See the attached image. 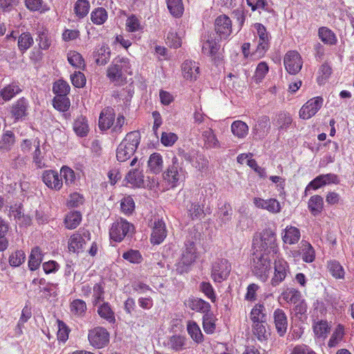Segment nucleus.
<instances>
[{
    "mask_svg": "<svg viewBox=\"0 0 354 354\" xmlns=\"http://www.w3.org/2000/svg\"><path fill=\"white\" fill-rule=\"evenodd\" d=\"M183 158L191 163L192 167L199 171L206 169L208 166V160L198 151L192 150L187 153H183Z\"/></svg>",
    "mask_w": 354,
    "mask_h": 354,
    "instance_id": "ddd939ff",
    "label": "nucleus"
},
{
    "mask_svg": "<svg viewBox=\"0 0 354 354\" xmlns=\"http://www.w3.org/2000/svg\"><path fill=\"white\" fill-rule=\"evenodd\" d=\"M57 323L58 326V330L57 333V339L59 341L65 342L68 338V333L70 330L63 321L57 319Z\"/></svg>",
    "mask_w": 354,
    "mask_h": 354,
    "instance_id": "774afa93",
    "label": "nucleus"
},
{
    "mask_svg": "<svg viewBox=\"0 0 354 354\" xmlns=\"http://www.w3.org/2000/svg\"><path fill=\"white\" fill-rule=\"evenodd\" d=\"M185 304L189 309L204 315L209 313L211 310L210 304L201 298L189 297L185 301Z\"/></svg>",
    "mask_w": 354,
    "mask_h": 354,
    "instance_id": "a211bd4d",
    "label": "nucleus"
},
{
    "mask_svg": "<svg viewBox=\"0 0 354 354\" xmlns=\"http://www.w3.org/2000/svg\"><path fill=\"white\" fill-rule=\"evenodd\" d=\"M97 306V313L101 319L109 324L115 323V314L109 302L104 301L102 304H99Z\"/></svg>",
    "mask_w": 354,
    "mask_h": 354,
    "instance_id": "412c9836",
    "label": "nucleus"
},
{
    "mask_svg": "<svg viewBox=\"0 0 354 354\" xmlns=\"http://www.w3.org/2000/svg\"><path fill=\"white\" fill-rule=\"evenodd\" d=\"M319 39L326 44L335 45L337 43V37L335 33L326 27H321L318 30Z\"/></svg>",
    "mask_w": 354,
    "mask_h": 354,
    "instance_id": "58836bf2",
    "label": "nucleus"
},
{
    "mask_svg": "<svg viewBox=\"0 0 354 354\" xmlns=\"http://www.w3.org/2000/svg\"><path fill=\"white\" fill-rule=\"evenodd\" d=\"M187 330L191 338L197 343L203 341V335L199 326L194 321L189 320L187 323Z\"/></svg>",
    "mask_w": 354,
    "mask_h": 354,
    "instance_id": "72a5a7b5",
    "label": "nucleus"
},
{
    "mask_svg": "<svg viewBox=\"0 0 354 354\" xmlns=\"http://www.w3.org/2000/svg\"><path fill=\"white\" fill-rule=\"evenodd\" d=\"M231 131L236 137L239 138H243L248 135L249 128L244 122L236 120L232 122L231 125Z\"/></svg>",
    "mask_w": 354,
    "mask_h": 354,
    "instance_id": "a19ab883",
    "label": "nucleus"
},
{
    "mask_svg": "<svg viewBox=\"0 0 354 354\" xmlns=\"http://www.w3.org/2000/svg\"><path fill=\"white\" fill-rule=\"evenodd\" d=\"M254 27L257 30L256 35L259 37L257 51L259 54H263L270 48L271 36L263 24L256 23L254 24Z\"/></svg>",
    "mask_w": 354,
    "mask_h": 354,
    "instance_id": "9d476101",
    "label": "nucleus"
},
{
    "mask_svg": "<svg viewBox=\"0 0 354 354\" xmlns=\"http://www.w3.org/2000/svg\"><path fill=\"white\" fill-rule=\"evenodd\" d=\"M121 211L125 215L131 214L135 209V203L131 196H124L120 203Z\"/></svg>",
    "mask_w": 354,
    "mask_h": 354,
    "instance_id": "5fc2aeb1",
    "label": "nucleus"
},
{
    "mask_svg": "<svg viewBox=\"0 0 354 354\" xmlns=\"http://www.w3.org/2000/svg\"><path fill=\"white\" fill-rule=\"evenodd\" d=\"M270 128L269 118L268 116H262L258 120L257 124L254 127V131L257 134L264 136L268 132Z\"/></svg>",
    "mask_w": 354,
    "mask_h": 354,
    "instance_id": "603ef678",
    "label": "nucleus"
},
{
    "mask_svg": "<svg viewBox=\"0 0 354 354\" xmlns=\"http://www.w3.org/2000/svg\"><path fill=\"white\" fill-rule=\"evenodd\" d=\"M217 214L218 218L222 225L223 224H226L227 223L231 221L233 210L231 205L229 203H225L218 208Z\"/></svg>",
    "mask_w": 354,
    "mask_h": 354,
    "instance_id": "79ce46f5",
    "label": "nucleus"
},
{
    "mask_svg": "<svg viewBox=\"0 0 354 354\" xmlns=\"http://www.w3.org/2000/svg\"><path fill=\"white\" fill-rule=\"evenodd\" d=\"M140 133L138 131L128 133L117 148V160L124 162L129 159L136 152L140 142Z\"/></svg>",
    "mask_w": 354,
    "mask_h": 354,
    "instance_id": "f03ea898",
    "label": "nucleus"
},
{
    "mask_svg": "<svg viewBox=\"0 0 354 354\" xmlns=\"http://www.w3.org/2000/svg\"><path fill=\"white\" fill-rule=\"evenodd\" d=\"M122 257L130 263L138 264L142 262V257L138 250H130L122 254Z\"/></svg>",
    "mask_w": 354,
    "mask_h": 354,
    "instance_id": "69168bd1",
    "label": "nucleus"
},
{
    "mask_svg": "<svg viewBox=\"0 0 354 354\" xmlns=\"http://www.w3.org/2000/svg\"><path fill=\"white\" fill-rule=\"evenodd\" d=\"M185 171L180 165L178 159L174 156L171 159V165L163 172L162 178L169 187L174 188L185 179Z\"/></svg>",
    "mask_w": 354,
    "mask_h": 354,
    "instance_id": "20e7f679",
    "label": "nucleus"
},
{
    "mask_svg": "<svg viewBox=\"0 0 354 354\" xmlns=\"http://www.w3.org/2000/svg\"><path fill=\"white\" fill-rule=\"evenodd\" d=\"M323 99L321 97L309 100L299 110V117L304 120L312 118L321 109Z\"/></svg>",
    "mask_w": 354,
    "mask_h": 354,
    "instance_id": "1a4fd4ad",
    "label": "nucleus"
},
{
    "mask_svg": "<svg viewBox=\"0 0 354 354\" xmlns=\"http://www.w3.org/2000/svg\"><path fill=\"white\" fill-rule=\"evenodd\" d=\"M69 307L71 314L76 317H84L87 310L86 302L80 299H76L71 301Z\"/></svg>",
    "mask_w": 354,
    "mask_h": 354,
    "instance_id": "c756f323",
    "label": "nucleus"
},
{
    "mask_svg": "<svg viewBox=\"0 0 354 354\" xmlns=\"http://www.w3.org/2000/svg\"><path fill=\"white\" fill-rule=\"evenodd\" d=\"M34 40L30 32H23L19 37L18 47L21 53H24L30 48L32 46Z\"/></svg>",
    "mask_w": 354,
    "mask_h": 354,
    "instance_id": "09e8293b",
    "label": "nucleus"
},
{
    "mask_svg": "<svg viewBox=\"0 0 354 354\" xmlns=\"http://www.w3.org/2000/svg\"><path fill=\"white\" fill-rule=\"evenodd\" d=\"M90 4L87 0H77L75 3L74 10L80 18L85 17L89 10Z\"/></svg>",
    "mask_w": 354,
    "mask_h": 354,
    "instance_id": "13d9d810",
    "label": "nucleus"
},
{
    "mask_svg": "<svg viewBox=\"0 0 354 354\" xmlns=\"http://www.w3.org/2000/svg\"><path fill=\"white\" fill-rule=\"evenodd\" d=\"M199 290L205 296L209 299L212 303L216 301V295L214 289L209 282L203 281L200 283Z\"/></svg>",
    "mask_w": 354,
    "mask_h": 354,
    "instance_id": "864d4df0",
    "label": "nucleus"
},
{
    "mask_svg": "<svg viewBox=\"0 0 354 354\" xmlns=\"http://www.w3.org/2000/svg\"><path fill=\"white\" fill-rule=\"evenodd\" d=\"M283 63L288 73L292 75L298 73L303 64L301 55L295 50H290L285 55Z\"/></svg>",
    "mask_w": 354,
    "mask_h": 354,
    "instance_id": "6e6552de",
    "label": "nucleus"
},
{
    "mask_svg": "<svg viewBox=\"0 0 354 354\" xmlns=\"http://www.w3.org/2000/svg\"><path fill=\"white\" fill-rule=\"evenodd\" d=\"M167 236L165 223L160 219L153 223V231L151 236V241L153 244H160Z\"/></svg>",
    "mask_w": 354,
    "mask_h": 354,
    "instance_id": "aec40b11",
    "label": "nucleus"
},
{
    "mask_svg": "<svg viewBox=\"0 0 354 354\" xmlns=\"http://www.w3.org/2000/svg\"><path fill=\"white\" fill-rule=\"evenodd\" d=\"M276 241V234L271 229H266L260 234L259 248L264 252L257 251L253 254L252 259L256 266H270L271 263L268 260V252L275 250Z\"/></svg>",
    "mask_w": 354,
    "mask_h": 354,
    "instance_id": "f257e3e1",
    "label": "nucleus"
},
{
    "mask_svg": "<svg viewBox=\"0 0 354 354\" xmlns=\"http://www.w3.org/2000/svg\"><path fill=\"white\" fill-rule=\"evenodd\" d=\"M203 139L204 147L206 149L218 148L220 147L219 141L212 129H208L203 131Z\"/></svg>",
    "mask_w": 354,
    "mask_h": 354,
    "instance_id": "c9c22d12",
    "label": "nucleus"
},
{
    "mask_svg": "<svg viewBox=\"0 0 354 354\" xmlns=\"http://www.w3.org/2000/svg\"><path fill=\"white\" fill-rule=\"evenodd\" d=\"M292 121L289 113L282 112L277 115L275 125L280 129H286L291 124Z\"/></svg>",
    "mask_w": 354,
    "mask_h": 354,
    "instance_id": "4d7b16f0",
    "label": "nucleus"
},
{
    "mask_svg": "<svg viewBox=\"0 0 354 354\" xmlns=\"http://www.w3.org/2000/svg\"><path fill=\"white\" fill-rule=\"evenodd\" d=\"M70 100L66 95L55 96L53 99V106L59 111H66L70 107Z\"/></svg>",
    "mask_w": 354,
    "mask_h": 354,
    "instance_id": "6e6d98bb",
    "label": "nucleus"
},
{
    "mask_svg": "<svg viewBox=\"0 0 354 354\" xmlns=\"http://www.w3.org/2000/svg\"><path fill=\"white\" fill-rule=\"evenodd\" d=\"M43 182L46 185L53 189L59 190L63 185L60 174L54 170H46L42 175Z\"/></svg>",
    "mask_w": 354,
    "mask_h": 354,
    "instance_id": "4468645a",
    "label": "nucleus"
},
{
    "mask_svg": "<svg viewBox=\"0 0 354 354\" xmlns=\"http://www.w3.org/2000/svg\"><path fill=\"white\" fill-rule=\"evenodd\" d=\"M35 150L33 153V162L35 163L38 168L45 167L46 165L43 160V156L41 155V151L40 149V141L39 139L35 140Z\"/></svg>",
    "mask_w": 354,
    "mask_h": 354,
    "instance_id": "0e129e2a",
    "label": "nucleus"
},
{
    "mask_svg": "<svg viewBox=\"0 0 354 354\" xmlns=\"http://www.w3.org/2000/svg\"><path fill=\"white\" fill-rule=\"evenodd\" d=\"M28 101L21 97L13 103L10 107V114L15 122L24 120L28 114Z\"/></svg>",
    "mask_w": 354,
    "mask_h": 354,
    "instance_id": "f8f14e48",
    "label": "nucleus"
},
{
    "mask_svg": "<svg viewBox=\"0 0 354 354\" xmlns=\"http://www.w3.org/2000/svg\"><path fill=\"white\" fill-rule=\"evenodd\" d=\"M344 327L342 324H338L335 330H333L329 341L328 342V346L329 348H333L337 346L343 339L344 337Z\"/></svg>",
    "mask_w": 354,
    "mask_h": 354,
    "instance_id": "4c0bfd02",
    "label": "nucleus"
},
{
    "mask_svg": "<svg viewBox=\"0 0 354 354\" xmlns=\"http://www.w3.org/2000/svg\"><path fill=\"white\" fill-rule=\"evenodd\" d=\"M37 41H39V46L43 50L48 49L51 45V39L48 32L44 29L38 31V38Z\"/></svg>",
    "mask_w": 354,
    "mask_h": 354,
    "instance_id": "e2e57ef3",
    "label": "nucleus"
},
{
    "mask_svg": "<svg viewBox=\"0 0 354 354\" xmlns=\"http://www.w3.org/2000/svg\"><path fill=\"white\" fill-rule=\"evenodd\" d=\"M90 239V233L88 231H85L83 233V236L79 233L75 234L71 236L68 243V249L70 251H73L74 252H79L80 250L82 249L83 245L86 243L85 241L83 238Z\"/></svg>",
    "mask_w": 354,
    "mask_h": 354,
    "instance_id": "b1692460",
    "label": "nucleus"
},
{
    "mask_svg": "<svg viewBox=\"0 0 354 354\" xmlns=\"http://www.w3.org/2000/svg\"><path fill=\"white\" fill-rule=\"evenodd\" d=\"M199 259V254L196 252L194 241L187 240L185 243V249L183 251L180 263L183 266H191L196 263Z\"/></svg>",
    "mask_w": 354,
    "mask_h": 354,
    "instance_id": "9b49d317",
    "label": "nucleus"
},
{
    "mask_svg": "<svg viewBox=\"0 0 354 354\" xmlns=\"http://www.w3.org/2000/svg\"><path fill=\"white\" fill-rule=\"evenodd\" d=\"M281 298L288 304H297L301 300V292L295 288H287L281 293Z\"/></svg>",
    "mask_w": 354,
    "mask_h": 354,
    "instance_id": "37998d69",
    "label": "nucleus"
},
{
    "mask_svg": "<svg viewBox=\"0 0 354 354\" xmlns=\"http://www.w3.org/2000/svg\"><path fill=\"white\" fill-rule=\"evenodd\" d=\"M82 215L79 212L75 211L68 213L64 219L66 227L70 230L75 229L80 223Z\"/></svg>",
    "mask_w": 354,
    "mask_h": 354,
    "instance_id": "a18cd8bd",
    "label": "nucleus"
},
{
    "mask_svg": "<svg viewBox=\"0 0 354 354\" xmlns=\"http://www.w3.org/2000/svg\"><path fill=\"white\" fill-rule=\"evenodd\" d=\"M214 30L220 39H227L232 32V24L229 17L221 15L216 17Z\"/></svg>",
    "mask_w": 354,
    "mask_h": 354,
    "instance_id": "0eeeda50",
    "label": "nucleus"
},
{
    "mask_svg": "<svg viewBox=\"0 0 354 354\" xmlns=\"http://www.w3.org/2000/svg\"><path fill=\"white\" fill-rule=\"evenodd\" d=\"M110 49L107 46L103 45L94 52L95 62L97 64L102 66L105 65L110 59Z\"/></svg>",
    "mask_w": 354,
    "mask_h": 354,
    "instance_id": "e433bc0d",
    "label": "nucleus"
},
{
    "mask_svg": "<svg viewBox=\"0 0 354 354\" xmlns=\"http://www.w3.org/2000/svg\"><path fill=\"white\" fill-rule=\"evenodd\" d=\"M187 338L180 335H174L169 337L168 346L176 352L181 351L186 348Z\"/></svg>",
    "mask_w": 354,
    "mask_h": 354,
    "instance_id": "c85d7f7f",
    "label": "nucleus"
},
{
    "mask_svg": "<svg viewBox=\"0 0 354 354\" xmlns=\"http://www.w3.org/2000/svg\"><path fill=\"white\" fill-rule=\"evenodd\" d=\"M73 130L80 137H84L88 132V125L85 117H78L73 123Z\"/></svg>",
    "mask_w": 354,
    "mask_h": 354,
    "instance_id": "ea45409f",
    "label": "nucleus"
},
{
    "mask_svg": "<svg viewBox=\"0 0 354 354\" xmlns=\"http://www.w3.org/2000/svg\"><path fill=\"white\" fill-rule=\"evenodd\" d=\"M254 205L260 209H266L270 213L277 214L281 212V205L275 198L263 199L261 198H254Z\"/></svg>",
    "mask_w": 354,
    "mask_h": 354,
    "instance_id": "dca6fc26",
    "label": "nucleus"
},
{
    "mask_svg": "<svg viewBox=\"0 0 354 354\" xmlns=\"http://www.w3.org/2000/svg\"><path fill=\"white\" fill-rule=\"evenodd\" d=\"M44 260H46L44 254L38 246H36L31 250L28 266H40L41 263H43L42 266H58L55 261H44Z\"/></svg>",
    "mask_w": 354,
    "mask_h": 354,
    "instance_id": "2eb2a0df",
    "label": "nucleus"
},
{
    "mask_svg": "<svg viewBox=\"0 0 354 354\" xmlns=\"http://www.w3.org/2000/svg\"><path fill=\"white\" fill-rule=\"evenodd\" d=\"M221 45L219 40L216 37L209 36L203 44L202 50L204 54L214 56L219 50Z\"/></svg>",
    "mask_w": 354,
    "mask_h": 354,
    "instance_id": "bb28decb",
    "label": "nucleus"
},
{
    "mask_svg": "<svg viewBox=\"0 0 354 354\" xmlns=\"http://www.w3.org/2000/svg\"><path fill=\"white\" fill-rule=\"evenodd\" d=\"M274 276L272 278L271 283L275 286L283 281L286 277V267H272Z\"/></svg>",
    "mask_w": 354,
    "mask_h": 354,
    "instance_id": "680f3d73",
    "label": "nucleus"
},
{
    "mask_svg": "<svg viewBox=\"0 0 354 354\" xmlns=\"http://www.w3.org/2000/svg\"><path fill=\"white\" fill-rule=\"evenodd\" d=\"M275 328L280 337L284 336L288 328V318L285 312L280 308L274 311L273 314Z\"/></svg>",
    "mask_w": 354,
    "mask_h": 354,
    "instance_id": "f3484780",
    "label": "nucleus"
},
{
    "mask_svg": "<svg viewBox=\"0 0 354 354\" xmlns=\"http://www.w3.org/2000/svg\"><path fill=\"white\" fill-rule=\"evenodd\" d=\"M88 339L93 347L102 348L109 344L110 334L104 327L97 326L88 331Z\"/></svg>",
    "mask_w": 354,
    "mask_h": 354,
    "instance_id": "423d86ee",
    "label": "nucleus"
},
{
    "mask_svg": "<svg viewBox=\"0 0 354 354\" xmlns=\"http://www.w3.org/2000/svg\"><path fill=\"white\" fill-rule=\"evenodd\" d=\"M134 230L133 224L124 218L118 219L110 228V239L115 242H121L125 237L131 236Z\"/></svg>",
    "mask_w": 354,
    "mask_h": 354,
    "instance_id": "39448f33",
    "label": "nucleus"
},
{
    "mask_svg": "<svg viewBox=\"0 0 354 354\" xmlns=\"http://www.w3.org/2000/svg\"><path fill=\"white\" fill-rule=\"evenodd\" d=\"M20 92H21V89L19 85L15 82H12L0 91V96L5 102H7L10 101Z\"/></svg>",
    "mask_w": 354,
    "mask_h": 354,
    "instance_id": "7c9ffc66",
    "label": "nucleus"
},
{
    "mask_svg": "<svg viewBox=\"0 0 354 354\" xmlns=\"http://www.w3.org/2000/svg\"><path fill=\"white\" fill-rule=\"evenodd\" d=\"M200 72L198 64L192 61L185 60L182 65V73L183 77L189 81H194L197 79Z\"/></svg>",
    "mask_w": 354,
    "mask_h": 354,
    "instance_id": "6ab92c4d",
    "label": "nucleus"
},
{
    "mask_svg": "<svg viewBox=\"0 0 354 354\" xmlns=\"http://www.w3.org/2000/svg\"><path fill=\"white\" fill-rule=\"evenodd\" d=\"M308 208L310 214L314 216H317L324 209V199L319 195L312 196L308 202Z\"/></svg>",
    "mask_w": 354,
    "mask_h": 354,
    "instance_id": "393cba45",
    "label": "nucleus"
},
{
    "mask_svg": "<svg viewBox=\"0 0 354 354\" xmlns=\"http://www.w3.org/2000/svg\"><path fill=\"white\" fill-rule=\"evenodd\" d=\"M250 319L252 323L267 321L266 310L264 305L261 304H255L250 313Z\"/></svg>",
    "mask_w": 354,
    "mask_h": 354,
    "instance_id": "cd10ccee",
    "label": "nucleus"
},
{
    "mask_svg": "<svg viewBox=\"0 0 354 354\" xmlns=\"http://www.w3.org/2000/svg\"><path fill=\"white\" fill-rule=\"evenodd\" d=\"M313 330L316 339L324 340L330 333V326L326 320L315 321Z\"/></svg>",
    "mask_w": 354,
    "mask_h": 354,
    "instance_id": "4be33fe9",
    "label": "nucleus"
},
{
    "mask_svg": "<svg viewBox=\"0 0 354 354\" xmlns=\"http://www.w3.org/2000/svg\"><path fill=\"white\" fill-rule=\"evenodd\" d=\"M252 272L262 281H266L270 273L273 272L272 267H254Z\"/></svg>",
    "mask_w": 354,
    "mask_h": 354,
    "instance_id": "338daca9",
    "label": "nucleus"
},
{
    "mask_svg": "<svg viewBox=\"0 0 354 354\" xmlns=\"http://www.w3.org/2000/svg\"><path fill=\"white\" fill-rule=\"evenodd\" d=\"M148 167L152 173L156 174L160 173L163 167L162 156L159 153H152L148 160Z\"/></svg>",
    "mask_w": 354,
    "mask_h": 354,
    "instance_id": "2f4dec72",
    "label": "nucleus"
},
{
    "mask_svg": "<svg viewBox=\"0 0 354 354\" xmlns=\"http://www.w3.org/2000/svg\"><path fill=\"white\" fill-rule=\"evenodd\" d=\"M115 119L114 111L111 107L104 109L99 118V127L101 130L109 129L113 124Z\"/></svg>",
    "mask_w": 354,
    "mask_h": 354,
    "instance_id": "5701e85b",
    "label": "nucleus"
},
{
    "mask_svg": "<svg viewBox=\"0 0 354 354\" xmlns=\"http://www.w3.org/2000/svg\"><path fill=\"white\" fill-rule=\"evenodd\" d=\"M127 183L133 186L141 187L144 183L143 175L138 169H133L128 172L126 176Z\"/></svg>",
    "mask_w": 354,
    "mask_h": 354,
    "instance_id": "de8ad7c7",
    "label": "nucleus"
},
{
    "mask_svg": "<svg viewBox=\"0 0 354 354\" xmlns=\"http://www.w3.org/2000/svg\"><path fill=\"white\" fill-rule=\"evenodd\" d=\"M93 305L96 306L100 301L104 300V290L103 284L101 283H95L93 288Z\"/></svg>",
    "mask_w": 354,
    "mask_h": 354,
    "instance_id": "bf43d9fd",
    "label": "nucleus"
},
{
    "mask_svg": "<svg viewBox=\"0 0 354 354\" xmlns=\"http://www.w3.org/2000/svg\"><path fill=\"white\" fill-rule=\"evenodd\" d=\"M228 267H213L211 277L214 282L221 283L227 279L230 273Z\"/></svg>",
    "mask_w": 354,
    "mask_h": 354,
    "instance_id": "c03bdc74",
    "label": "nucleus"
},
{
    "mask_svg": "<svg viewBox=\"0 0 354 354\" xmlns=\"http://www.w3.org/2000/svg\"><path fill=\"white\" fill-rule=\"evenodd\" d=\"M69 64L75 68L83 69L85 66L84 60L81 54L76 51H70L67 54Z\"/></svg>",
    "mask_w": 354,
    "mask_h": 354,
    "instance_id": "8fccbe9b",
    "label": "nucleus"
},
{
    "mask_svg": "<svg viewBox=\"0 0 354 354\" xmlns=\"http://www.w3.org/2000/svg\"><path fill=\"white\" fill-rule=\"evenodd\" d=\"M170 13L175 17H180L183 13L184 7L182 0H166Z\"/></svg>",
    "mask_w": 354,
    "mask_h": 354,
    "instance_id": "49530a36",
    "label": "nucleus"
},
{
    "mask_svg": "<svg viewBox=\"0 0 354 354\" xmlns=\"http://www.w3.org/2000/svg\"><path fill=\"white\" fill-rule=\"evenodd\" d=\"M53 91L56 94V96L67 95L70 91V86L66 82L59 80L53 84Z\"/></svg>",
    "mask_w": 354,
    "mask_h": 354,
    "instance_id": "052dcab7",
    "label": "nucleus"
},
{
    "mask_svg": "<svg viewBox=\"0 0 354 354\" xmlns=\"http://www.w3.org/2000/svg\"><path fill=\"white\" fill-rule=\"evenodd\" d=\"M267 325V321L252 323L253 334L259 341L266 340L270 335L266 330Z\"/></svg>",
    "mask_w": 354,
    "mask_h": 354,
    "instance_id": "f704fd0d",
    "label": "nucleus"
},
{
    "mask_svg": "<svg viewBox=\"0 0 354 354\" xmlns=\"http://www.w3.org/2000/svg\"><path fill=\"white\" fill-rule=\"evenodd\" d=\"M301 234L299 230L294 226H287L284 234L282 235L283 241L285 243L295 244L300 239Z\"/></svg>",
    "mask_w": 354,
    "mask_h": 354,
    "instance_id": "a878e982",
    "label": "nucleus"
},
{
    "mask_svg": "<svg viewBox=\"0 0 354 354\" xmlns=\"http://www.w3.org/2000/svg\"><path fill=\"white\" fill-rule=\"evenodd\" d=\"M126 74H131L130 63L127 58L114 59L107 68V77L115 85L126 82Z\"/></svg>",
    "mask_w": 354,
    "mask_h": 354,
    "instance_id": "7ed1b4c3",
    "label": "nucleus"
},
{
    "mask_svg": "<svg viewBox=\"0 0 354 354\" xmlns=\"http://www.w3.org/2000/svg\"><path fill=\"white\" fill-rule=\"evenodd\" d=\"M108 15L106 10L103 8L95 9L91 15V19L93 24L97 25L103 24L107 19Z\"/></svg>",
    "mask_w": 354,
    "mask_h": 354,
    "instance_id": "3c124183",
    "label": "nucleus"
},
{
    "mask_svg": "<svg viewBox=\"0 0 354 354\" xmlns=\"http://www.w3.org/2000/svg\"><path fill=\"white\" fill-rule=\"evenodd\" d=\"M15 142V134L11 131H6L0 139V151L3 153L10 151Z\"/></svg>",
    "mask_w": 354,
    "mask_h": 354,
    "instance_id": "473e14b6",
    "label": "nucleus"
}]
</instances>
